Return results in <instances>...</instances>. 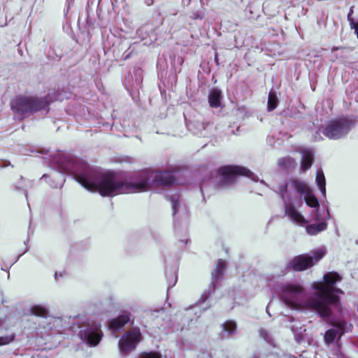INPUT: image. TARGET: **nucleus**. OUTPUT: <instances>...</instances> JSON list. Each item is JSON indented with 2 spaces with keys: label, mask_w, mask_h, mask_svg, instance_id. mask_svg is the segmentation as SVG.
I'll use <instances>...</instances> for the list:
<instances>
[{
  "label": "nucleus",
  "mask_w": 358,
  "mask_h": 358,
  "mask_svg": "<svg viewBox=\"0 0 358 358\" xmlns=\"http://www.w3.org/2000/svg\"><path fill=\"white\" fill-rule=\"evenodd\" d=\"M56 163L59 171L55 172L51 176L50 186L62 187L65 181L62 173L72 175L85 189L98 192L103 196L146 192L155 187L172 185L176 181L174 174L171 171L157 172L148 169L134 173L128 181L121 173L101 171L81 159L64 154L59 155Z\"/></svg>",
  "instance_id": "obj_1"
},
{
  "label": "nucleus",
  "mask_w": 358,
  "mask_h": 358,
  "mask_svg": "<svg viewBox=\"0 0 358 358\" xmlns=\"http://www.w3.org/2000/svg\"><path fill=\"white\" fill-rule=\"evenodd\" d=\"M287 267L280 268L266 277L269 287L278 295L280 300L292 310H310L316 313L322 319L334 316V311L341 314L343 307L338 294L343 291L335 286L341 281L342 277L335 271L327 272L323 281L313 282V294L305 298V289L299 283L280 282L278 280L286 274Z\"/></svg>",
  "instance_id": "obj_2"
},
{
  "label": "nucleus",
  "mask_w": 358,
  "mask_h": 358,
  "mask_svg": "<svg viewBox=\"0 0 358 358\" xmlns=\"http://www.w3.org/2000/svg\"><path fill=\"white\" fill-rule=\"evenodd\" d=\"M279 193L283 201L285 215L292 223L303 227L308 220L298 210L304 201L306 205L313 208L312 220L320 221V204L311 187L304 181L293 179L283 185L279 186Z\"/></svg>",
  "instance_id": "obj_3"
},
{
  "label": "nucleus",
  "mask_w": 358,
  "mask_h": 358,
  "mask_svg": "<svg viewBox=\"0 0 358 358\" xmlns=\"http://www.w3.org/2000/svg\"><path fill=\"white\" fill-rule=\"evenodd\" d=\"M51 100L48 96H17L11 101V108L15 117L22 120L30 114L45 109Z\"/></svg>",
  "instance_id": "obj_4"
},
{
  "label": "nucleus",
  "mask_w": 358,
  "mask_h": 358,
  "mask_svg": "<svg viewBox=\"0 0 358 358\" xmlns=\"http://www.w3.org/2000/svg\"><path fill=\"white\" fill-rule=\"evenodd\" d=\"M78 336L80 340L90 347L96 346L103 337L100 324L89 320L79 324Z\"/></svg>",
  "instance_id": "obj_5"
},
{
  "label": "nucleus",
  "mask_w": 358,
  "mask_h": 358,
  "mask_svg": "<svg viewBox=\"0 0 358 358\" xmlns=\"http://www.w3.org/2000/svg\"><path fill=\"white\" fill-rule=\"evenodd\" d=\"M354 126V120L342 117L328 122L322 129V133L329 139L336 140L346 136Z\"/></svg>",
  "instance_id": "obj_6"
},
{
  "label": "nucleus",
  "mask_w": 358,
  "mask_h": 358,
  "mask_svg": "<svg viewBox=\"0 0 358 358\" xmlns=\"http://www.w3.org/2000/svg\"><path fill=\"white\" fill-rule=\"evenodd\" d=\"M325 253L326 250L324 248H320L313 252L312 255H302L296 256L289 261L287 267L297 271L306 270L322 259Z\"/></svg>",
  "instance_id": "obj_7"
},
{
  "label": "nucleus",
  "mask_w": 358,
  "mask_h": 358,
  "mask_svg": "<svg viewBox=\"0 0 358 358\" xmlns=\"http://www.w3.org/2000/svg\"><path fill=\"white\" fill-rule=\"evenodd\" d=\"M227 267V263L222 259H219L215 265V268H214L213 271L211 273V282L210 285L208 288V289L205 290L202 295L201 296L200 299L198 301V304L189 308L188 309H186L185 311L187 313V315H190L192 314V312H195V313H197V311L196 309L200 308V306L209 297L210 294L211 290L214 291L215 289L216 282L220 280L222 278L224 271Z\"/></svg>",
  "instance_id": "obj_8"
},
{
  "label": "nucleus",
  "mask_w": 358,
  "mask_h": 358,
  "mask_svg": "<svg viewBox=\"0 0 358 358\" xmlns=\"http://www.w3.org/2000/svg\"><path fill=\"white\" fill-rule=\"evenodd\" d=\"M141 339V333L138 327H134L122 335L118 343L121 356L126 357L129 352L136 350Z\"/></svg>",
  "instance_id": "obj_9"
},
{
  "label": "nucleus",
  "mask_w": 358,
  "mask_h": 358,
  "mask_svg": "<svg viewBox=\"0 0 358 358\" xmlns=\"http://www.w3.org/2000/svg\"><path fill=\"white\" fill-rule=\"evenodd\" d=\"M220 175L224 184L231 183L237 176H245L254 181H258V177L249 169L238 166H226L219 169Z\"/></svg>",
  "instance_id": "obj_10"
},
{
  "label": "nucleus",
  "mask_w": 358,
  "mask_h": 358,
  "mask_svg": "<svg viewBox=\"0 0 358 358\" xmlns=\"http://www.w3.org/2000/svg\"><path fill=\"white\" fill-rule=\"evenodd\" d=\"M331 325L333 328L327 330L324 335V341L327 344L331 343L336 336H341L349 330L348 323L343 320H332Z\"/></svg>",
  "instance_id": "obj_11"
},
{
  "label": "nucleus",
  "mask_w": 358,
  "mask_h": 358,
  "mask_svg": "<svg viewBox=\"0 0 358 358\" xmlns=\"http://www.w3.org/2000/svg\"><path fill=\"white\" fill-rule=\"evenodd\" d=\"M166 199L171 203L173 217L176 222L177 219L185 220L187 218V210L185 205L180 203L177 194L167 195Z\"/></svg>",
  "instance_id": "obj_12"
},
{
  "label": "nucleus",
  "mask_w": 358,
  "mask_h": 358,
  "mask_svg": "<svg viewBox=\"0 0 358 358\" xmlns=\"http://www.w3.org/2000/svg\"><path fill=\"white\" fill-rule=\"evenodd\" d=\"M5 329V320L0 319V347L10 344L15 341L16 337L14 332L4 334Z\"/></svg>",
  "instance_id": "obj_13"
},
{
  "label": "nucleus",
  "mask_w": 358,
  "mask_h": 358,
  "mask_svg": "<svg viewBox=\"0 0 358 358\" xmlns=\"http://www.w3.org/2000/svg\"><path fill=\"white\" fill-rule=\"evenodd\" d=\"M302 158L301 169L302 171H307L313 164L314 153L310 149H303L301 151Z\"/></svg>",
  "instance_id": "obj_14"
},
{
  "label": "nucleus",
  "mask_w": 358,
  "mask_h": 358,
  "mask_svg": "<svg viewBox=\"0 0 358 358\" xmlns=\"http://www.w3.org/2000/svg\"><path fill=\"white\" fill-rule=\"evenodd\" d=\"M130 320V317L129 314H122L119 315L115 319L110 320L109 323L110 329L113 331H118L122 329L126 324H127Z\"/></svg>",
  "instance_id": "obj_15"
},
{
  "label": "nucleus",
  "mask_w": 358,
  "mask_h": 358,
  "mask_svg": "<svg viewBox=\"0 0 358 358\" xmlns=\"http://www.w3.org/2000/svg\"><path fill=\"white\" fill-rule=\"evenodd\" d=\"M48 330H55L62 332L65 329L64 320L62 317H48Z\"/></svg>",
  "instance_id": "obj_16"
},
{
  "label": "nucleus",
  "mask_w": 358,
  "mask_h": 358,
  "mask_svg": "<svg viewBox=\"0 0 358 358\" xmlns=\"http://www.w3.org/2000/svg\"><path fill=\"white\" fill-rule=\"evenodd\" d=\"M327 228V223L325 221H322L317 224L307 225L306 231L308 234L310 236H315L319 233L326 230Z\"/></svg>",
  "instance_id": "obj_17"
},
{
  "label": "nucleus",
  "mask_w": 358,
  "mask_h": 358,
  "mask_svg": "<svg viewBox=\"0 0 358 358\" xmlns=\"http://www.w3.org/2000/svg\"><path fill=\"white\" fill-rule=\"evenodd\" d=\"M30 312L31 315L42 317L48 319L49 310L47 307L42 305H34L31 307Z\"/></svg>",
  "instance_id": "obj_18"
},
{
  "label": "nucleus",
  "mask_w": 358,
  "mask_h": 358,
  "mask_svg": "<svg viewBox=\"0 0 358 358\" xmlns=\"http://www.w3.org/2000/svg\"><path fill=\"white\" fill-rule=\"evenodd\" d=\"M136 79L135 80H130V77L132 78V76L130 75L126 78V81L127 83V88H135L137 89L138 87H141V84L142 83V76H141V70H137L134 73Z\"/></svg>",
  "instance_id": "obj_19"
},
{
  "label": "nucleus",
  "mask_w": 358,
  "mask_h": 358,
  "mask_svg": "<svg viewBox=\"0 0 358 358\" xmlns=\"http://www.w3.org/2000/svg\"><path fill=\"white\" fill-rule=\"evenodd\" d=\"M316 184L322 196H326V180L323 171L321 169L317 171Z\"/></svg>",
  "instance_id": "obj_20"
},
{
  "label": "nucleus",
  "mask_w": 358,
  "mask_h": 358,
  "mask_svg": "<svg viewBox=\"0 0 358 358\" xmlns=\"http://www.w3.org/2000/svg\"><path fill=\"white\" fill-rule=\"evenodd\" d=\"M279 103V98L276 91H269L268 95L267 109L272 111L276 108Z\"/></svg>",
  "instance_id": "obj_21"
},
{
  "label": "nucleus",
  "mask_w": 358,
  "mask_h": 358,
  "mask_svg": "<svg viewBox=\"0 0 358 358\" xmlns=\"http://www.w3.org/2000/svg\"><path fill=\"white\" fill-rule=\"evenodd\" d=\"M221 91H210L208 95V102L212 108H217L220 106Z\"/></svg>",
  "instance_id": "obj_22"
},
{
  "label": "nucleus",
  "mask_w": 358,
  "mask_h": 358,
  "mask_svg": "<svg viewBox=\"0 0 358 358\" xmlns=\"http://www.w3.org/2000/svg\"><path fill=\"white\" fill-rule=\"evenodd\" d=\"M278 164L279 166L285 169H292L296 166L295 160L290 157L279 159Z\"/></svg>",
  "instance_id": "obj_23"
},
{
  "label": "nucleus",
  "mask_w": 358,
  "mask_h": 358,
  "mask_svg": "<svg viewBox=\"0 0 358 358\" xmlns=\"http://www.w3.org/2000/svg\"><path fill=\"white\" fill-rule=\"evenodd\" d=\"M223 330L228 335H233L236 332V324L234 321L229 320L222 324Z\"/></svg>",
  "instance_id": "obj_24"
},
{
  "label": "nucleus",
  "mask_w": 358,
  "mask_h": 358,
  "mask_svg": "<svg viewBox=\"0 0 358 358\" xmlns=\"http://www.w3.org/2000/svg\"><path fill=\"white\" fill-rule=\"evenodd\" d=\"M137 358H162V354L157 351L143 352Z\"/></svg>",
  "instance_id": "obj_25"
},
{
  "label": "nucleus",
  "mask_w": 358,
  "mask_h": 358,
  "mask_svg": "<svg viewBox=\"0 0 358 358\" xmlns=\"http://www.w3.org/2000/svg\"><path fill=\"white\" fill-rule=\"evenodd\" d=\"M259 336L268 344L273 345V339L270 333L265 329L259 331Z\"/></svg>",
  "instance_id": "obj_26"
},
{
  "label": "nucleus",
  "mask_w": 358,
  "mask_h": 358,
  "mask_svg": "<svg viewBox=\"0 0 358 358\" xmlns=\"http://www.w3.org/2000/svg\"><path fill=\"white\" fill-rule=\"evenodd\" d=\"M166 275L168 278V289H170L171 287H173L176 285L178 280L177 273L176 271H173V273H170L169 276H168L167 272H166Z\"/></svg>",
  "instance_id": "obj_27"
},
{
  "label": "nucleus",
  "mask_w": 358,
  "mask_h": 358,
  "mask_svg": "<svg viewBox=\"0 0 358 358\" xmlns=\"http://www.w3.org/2000/svg\"><path fill=\"white\" fill-rule=\"evenodd\" d=\"M205 17V13L202 10L192 12L189 17L192 20H203Z\"/></svg>",
  "instance_id": "obj_28"
},
{
  "label": "nucleus",
  "mask_w": 358,
  "mask_h": 358,
  "mask_svg": "<svg viewBox=\"0 0 358 358\" xmlns=\"http://www.w3.org/2000/svg\"><path fill=\"white\" fill-rule=\"evenodd\" d=\"M350 27L355 30V34L358 38V18L355 21H351Z\"/></svg>",
  "instance_id": "obj_29"
},
{
  "label": "nucleus",
  "mask_w": 358,
  "mask_h": 358,
  "mask_svg": "<svg viewBox=\"0 0 358 358\" xmlns=\"http://www.w3.org/2000/svg\"><path fill=\"white\" fill-rule=\"evenodd\" d=\"M335 355L337 357V358H345L344 355L341 352L340 347L337 345L336 350L335 351Z\"/></svg>",
  "instance_id": "obj_30"
},
{
  "label": "nucleus",
  "mask_w": 358,
  "mask_h": 358,
  "mask_svg": "<svg viewBox=\"0 0 358 358\" xmlns=\"http://www.w3.org/2000/svg\"><path fill=\"white\" fill-rule=\"evenodd\" d=\"M352 14H353V7L352 6L350 9L348 14V20L350 23V25L351 24V21H355L352 17Z\"/></svg>",
  "instance_id": "obj_31"
},
{
  "label": "nucleus",
  "mask_w": 358,
  "mask_h": 358,
  "mask_svg": "<svg viewBox=\"0 0 358 358\" xmlns=\"http://www.w3.org/2000/svg\"><path fill=\"white\" fill-rule=\"evenodd\" d=\"M313 139L315 141H320V140L322 139V137L321 136L320 131H317L316 132L315 135L313 137Z\"/></svg>",
  "instance_id": "obj_32"
},
{
  "label": "nucleus",
  "mask_w": 358,
  "mask_h": 358,
  "mask_svg": "<svg viewBox=\"0 0 358 358\" xmlns=\"http://www.w3.org/2000/svg\"><path fill=\"white\" fill-rule=\"evenodd\" d=\"M129 92H130V95L131 96L132 99L134 100L135 99L134 96L136 95V94H138V91L135 90V91H129Z\"/></svg>",
  "instance_id": "obj_33"
},
{
  "label": "nucleus",
  "mask_w": 358,
  "mask_h": 358,
  "mask_svg": "<svg viewBox=\"0 0 358 358\" xmlns=\"http://www.w3.org/2000/svg\"><path fill=\"white\" fill-rule=\"evenodd\" d=\"M191 0H182V4L184 6H189Z\"/></svg>",
  "instance_id": "obj_34"
},
{
  "label": "nucleus",
  "mask_w": 358,
  "mask_h": 358,
  "mask_svg": "<svg viewBox=\"0 0 358 358\" xmlns=\"http://www.w3.org/2000/svg\"><path fill=\"white\" fill-rule=\"evenodd\" d=\"M145 3L147 5L150 6L153 3V0H145Z\"/></svg>",
  "instance_id": "obj_35"
},
{
  "label": "nucleus",
  "mask_w": 358,
  "mask_h": 358,
  "mask_svg": "<svg viewBox=\"0 0 358 358\" xmlns=\"http://www.w3.org/2000/svg\"><path fill=\"white\" fill-rule=\"evenodd\" d=\"M339 48H338V47H333V48H332V51L337 50H338Z\"/></svg>",
  "instance_id": "obj_36"
},
{
  "label": "nucleus",
  "mask_w": 358,
  "mask_h": 358,
  "mask_svg": "<svg viewBox=\"0 0 358 358\" xmlns=\"http://www.w3.org/2000/svg\"><path fill=\"white\" fill-rule=\"evenodd\" d=\"M215 60L216 62H217V60H218V56H217V54H215Z\"/></svg>",
  "instance_id": "obj_37"
},
{
  "label": "nucleus",
  "mask_w": 358,
  "mask_h": 358,
  "mask_svg": "<svg viewBox=\"0 0 358 358\" xmlns=\"http://www.w3.org/2000/svg\"><path fill=\"white\" fill-rule=\"evenodd\" d=\"M46 178H48L47 175L44 174V175H43L41 179H45Z\"/></svg>",
  "instance_id": "obj_38"
},
{
  "label": "nucleus",
  "mask_w": 358,
  "mask_h": 358,
  "mask_svg": "<svg viewBox=\"0 0 358 358\" xmlns=\"http://www.w3.org/2000/svg\"><path fill=\"white\" fill-rule=\"evenodd\" d=\"M327 217H328V219L330 218V213L329 212V210H327Z\"/></svg>",
  "instance_id": "obj_39"
},
{
  "label": "nucleus",
  "mask_w": 358,
  "mask_h": 358,
  "mask_svg": "<svg viewBox=\"0 0 358 358\" xmlns=\"http://www.w3.org/2000/svg\"><path fill=\"white\" fill-rule=\"evenodd\" d=\"M21 255H18V257H17V259H16V260L15 261V262H17V261L20 259V257H21Z\"/></svg>",
  "instance_id": "obj_40"
},
{
  "label": "nucleus",
  "mask_w": 358,
  "mask_h": 358,
  "mask_svg": "<svg viewBox=\"0 0 358 358\" xmlns=\"http://www.w3.org/2000/svg\"><path fill=\"white\" fill-rule=\"evenodd\" d=\"M289 358H296V357H294V356H289Z\"/></svg>",
  "instance_id": "obj_41"
},
{
  "label": "nucleus",
  "mask_w": 358,
  "mask_h": 358,
  "mask_svg": "<svg viewBox=\"0 0 358 358\" xmlns=\"http://www.w3.org/2000/svg\"><path fill=\"white\" fill-rule=\"evenodd\" d=\"M55 278H57V273H55Z\"/></svg>",
  "instance_id": "obj_42"
},
{
  "label": "nucleus",
  "mask_w": 358,
  "mask_h": 358,
  "mask_svg": "<svg viewBox=\"0 0 358 358\" xmlns=\"http://www.w3.org/2000/svg\"><path fill=\"white\" fill-rule=\"evenodd\" d=\"M206 308H202V310H206Z\"/></svg>",
  "instance_id": "obj_43"
},
{
  "label": "nucleus",
  "mask_w": 358,
  "mask_h": 358,
  "mask_svg": "<svg viewBox=\"0 0 358 358\" xmlns=\"http://www.w3.org/2000/svg\"><path fill=\"white\" fill-rule=\"evenodd\" d=\"M316 358H317V357H316Z\"/></svg>",
  "instance_id": "obj_44"
}]
</instances>
